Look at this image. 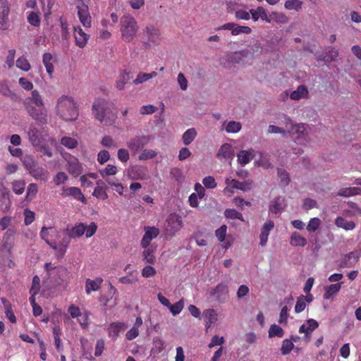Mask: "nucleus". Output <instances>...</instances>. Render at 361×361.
<instances>
[{
    "label": "nucleus",
    "mask_w": 361,
    "mask_h": 361,
    "mask_svg": "<svg viewBox=\"0 0 361 361\" xmlns=\"http://www.w3.org/2000/svg\"><path fill=\"white\" fill-rule=\"evenodd\" d=\"M129 80L130 73L126 70L122 71L116 80V87L119 90H123Z\"/></svg>",
    "instance_id": "2f4dec72"
},
{
    "label": "nucleus",
    "mask_w": 361,
    "mask_h": 361,
    "mask_svg": "<svg viewBox=\"0 0 361 361\" xmlns=\"http://www.w3.org/2000/svg\"><path fill=\"white\" fill-rule=\"evenodd\" d=\"M197 133L195 128L188 129L182 136V140L185 145H189L197 137Z\"/></svg>",
    "instance_id": "c9c22d12"
},
{
    "label": "nucleus",
    "mask_w": 361,
    "mask_h": 361,
    "mask_svg": "<svg viewBox=\"0 0 361 361\" xmlns=\"http://www.w3.org/2000/svg\"><path fill=\"white\" fill-rule=\"evenodd\" d=\"M241 124L237 121H230L226 126V130L228 133H235L240 130Z\"/></svg>",
    "instance_id": "13d9d810"
},
{
    "label": "nucleus",
    "mask_w": 361,
    "mask_h": 361,
    "mask_svg": "<svg viewBox=\"0 0 361 361\" xmlns=\"http://www.w3.org/2000/svg\"><path fill=\"white\" fill-rule=\"evenodd\" d=\"M63 157L67 162L66 169L71 175L78 177L82 173L83 167L78 158L68 153H65Z\"/></svg>",
    "instance_id": "0eeeda50"
},
{
    "label": "nucleus",
    "mask_w": 361,
    "mask_h": 361,
    "mask_svg": "<svg viewBox=\"0 0 361 361\" xmlns=\"http://www.w3.org/2000/svg\"><path fill=\"white\" fill-rule=\"evenodd\" d=\"M157 155V152L153 149H145L139 155V160H147L154 158Z\"/></svg>",
    "instance_id": "052dcab7"
},
{
    "label": "nucleus",
    "mask_w": 361,
    "mask_h": 361,
    "mask_svg": "<svg viewBox=\"0 0 361 361\" xmlns=\"http://www.w3.org/2000/svg\"><path fill=\"white\" fill-rule=\"evenodd\" d=\"M137 30V21L130 15H124L121 18V38L125 42H131L136 36Z\"/></svg>",
    "instance_id": "20e7f679"
},
{
    "label": "nucleus",
    "mask_w": 361,
    "mask_h": 361,
    "mask_svg": "<svg viewBox=\"0 0 361 361\" xmlns=\"http://www.w3.org/2000/svg\"><path fill=\"white\" fill-rule=\"evenodd\" d=\"M285 127L287 137H293L295 142L305 145L308 142L307 132L304 123H293L289 117L285 118Z\"/></svg>",
    "instance_id": "7ed1b4c3"
},
{
    "label": "nucleus",
    "mask_w": 361,
    "mask_h": 361,
    "mask_svg": "<svg viewBox=\"0 0 361 361\" xmlns=\"http://www.w3.org/2000/svg\"><path fill=\"white\" fill-rule=\"evenodd\" d=\"M94 118L101 123L105 121L106 116L110 113L109 102L102 98L94 100L92 107Z\"/></svg>",
    "instance_id": "423d86ee"
},
{
    "label": "nucleus",
    "mask_w": 361,
    "mask_h": 361,
    "mask_svg": "<svg viewBox=\"0 0 361 361\" xmlns=\"http://www.w3.org/2000/svg\"><path fill=\"white\" fill-rule=\"evenodd\" d=\"M59 231L54 227L43 226L40 231L41 238L50 246L54 243V238L57 236Z\"/></svg>",
    "instance_id": "6ab92c4d"
},
{
    "label": "nucleus",
    "mask_w": 361,
    "mask_h": 361,
    "mask_svg": "<svg viewBox=\"0 0 361 361\" xmlns=\"http://www.w3.org/2000/svg\"><path fill=\"white\" fill-rule=\"evenodd\" d=\"M77 8L78 16L80 23L85 27H90L92 20L88 6L82 2L80 5L77 6Z\"/></svg>",
    "instance_id": "4468645a"
},
{
    "label": "nucleus",
    "mask_w": 361,
    "mask_h": 361,
    "mask_svg": "<svg viewBox=\"0 0 361 361\" xmlns=\"http://www.w3.org/2000/svg\"><path fill=\"white\" fill-rule=\"evenodd\" d=\"M268 335H269V338H273V337L282 338L284 335V331L281 326H279L275 324H271L268 331Z\"/></svg>",
    "instance_id": "ea45409f"
},
{
    "label": "nucleus",
    "mask_w": 361,
    "mask_h": 361,
    "mask_svg": "<svg viewBox=\"0 0 361 361\" xmlns=\"http://www.w3.org/2000/svg\"><path fill=\"white\" fill-rule=\"evenodd\" d=\"M294 348V344L291 340L285 339L282 341L281 348V354L286 355L290 353Z\"/></svg>",
    "instance_id": "a18cd8bd"
},
{
    "label": "nucleus",
    "mask_w": 361,
    "mask_h": 361,
    "mask_svg": "<svg viewBox=\"0 0 361 361\" xmlns=\"http://www.w3.org/2000/svg\"><path fill=\"white\" fill-rule=\"evenodd\" d=\"M92 195L102 200H106L108 198L106 188L99 185L95 187L92 192Z\"/></svg>",
    "instance_id": "c03bdc74"
},
{
    "label": "nucleus",
    "mask_w": 361,
    "mask_h": 361,
    "mask_svg": "<svg viewBox=\"0 0 361 361\" xmlns=\"http://www.w3.org/2000/svg\"><path fill=\"white\" fill-rule=\"evenodd\" d=\"M247 52L245 51H240L234 52L230 57V61L233 63H239L242 61L243 58L246 57Z\"/></svg>",
    "instance_id": "680f3d73"
},
{
    "label": "nucleus",
    "mask_w": 361,
    "mask_h": 361,
    "mask_svg": "<svg viewBox=\"0 0 361 361\" xmlns=\"http://www.w3.org/2000/svg\"><path fill=\"white\" fill-rule=\"evenodd\" d=\"M183 223L180 216L171 214L164 224V234L166 238H172L182 228Z\"/></svg>",
    "instance_id": "39448f33"
},
{
    "label": "nucleus",
    "mask_w": 361,
    "mask_h": 361,
    "mask_svg": "<svg viewBox=\"0 0 361 361\" xmlns=\"http://www.w3.org/2000/svg\"><path fill=\"white\" fill-rule=\"evenodd\" d=\"M284 6L286 9L299 11L302 8V2L300 0H288Z\"/></svg>",
    "instance_id": "8fccbe9b"
},
{
    "label": "nucleus",
    "mask_w": 361,
    "mask_h": 361,
    "mask_svg": "<svg viewBox=\"0 0 361 361\" xmlns=\"http://www.w3.org/2000/svg\"><path fill=\"white\" fill-rule=\"evenodd\" d=\"M101 144L102 146L107 147V148L117 147V145H116V142L114 140V139L110 135L104 136L101 140Z\"/></svg>",
    "instance_id": "0e129e2a"
},
{
    "label": "nucleus",
    "mask_w": 361,
    "mask_h": 361,
    "mask_svg": "<svg viewBox=\"0 0 361 361\" xmlns=\"http://www.w3.org/2000/svg\"><path fill=\"white\" fill-rule=\"evenodd\" d=\"M143 35L147 39L149 43L153 45H158L161 42V32L153 25H149L145 27Z\"/></svg>",
    "instance_id": "1a4fd4ad"
},
{
    "label": "nucleus",
    "mask_w": 361,
    "mask_h": 361,
    "mask_svg": "<svg viewBox=\"0 0 361 361\" xmlns=\"http://www.w3.org/2000/svg\"><path fill=\"white\" fill-rule=\"evenodd\" d=\"M225 183L228 186H231L232 188L238 189L243 191H247L252 189L253 181L252 180H247L243 182H240L235 179L226 178Z\"/></svg>",
    "instance_id": "2eb2a0df"
},
{
    "label": "nucleus",
    "mask_w": 361,
    "mask_h": 361,
    "mask_svg": "<svg viewBox=\"0 0 361 361\" xmlns=\"http://www.w3.org/2000/svg\"><path fill=\"white\" fill-rule=\"evenodd\" d=\"M341 288V283H337L334 284H331L328 286L326 289V291L324 294V298L325 300H329L332 298V296L336 294Z\"/></svg>",
    "instance_id": "58836bf2"
},
{
    "label": "nucleus",
    "mask_w": 361,
    "mask_h": 361,
    "mask_svg": "<svg viewBox=\"0 0 361 361\" xmlns=\"http://www.w3.org/2000/svg\"><path fill=\"white\" fill-rule=\"evenodd\" d=\"M255 150L252 148L247 150H240L237 154V161L242 166L249 164L255 157Z\"/></svg>",
    "instance_id": "aec40b11"
},
{
    "label": "nucleus",
    "mask_w": 361,
    "mask_h": 361,
    "mask_svg": "<svg viewBox=\"0 0 361 361\" xmlns=\"http://www.w3.org/2000/svg\"><path fill=\"white\" fill-rule=\"evenodd\" d=\"M42 11L45 16L51 14V10L55 3V0H41Z\"/></svg>",
    "instance_id": "6e6d98bb"
},
{
    "label": "nucleus",
    "mask_w": 361,
    "mask_h": 361,
    "mask_svg": "<svg viewBox=\"0 0 361 361\" xmlns=\"http://www.w3.org/2000/svg\"><path fill=\"white\" fill-rule=\"evenodd\" d=\"M348 205L351 209V210L349 211V215L350 216L361 215V207H358L355 202H348Z\"/></svg>",
    "instance_id": "774afa93"
},
{
    "label": "nucleus",
    "mask_w": 361,
    "mask_h": 361,
    "mask_svg": "<svg viewBox=\"0 0 361 361\" xmlns=\"http://www.w3.org/2000/svg\"><path fill=\"white\" fill-rule=\"evenodd\" d=\"M252 32V29L248 26L239 25L235 23V27L232 29V35L236 36L240 34L249 35Z\"/></svg>",
    "instance_id": "37998d69"
},
{
    "label": "nucleus",
    "mask_w": 361,
    "mask_h": 361,
    "mask_svg": "<svg viewBox=\"0 0 361 361\" xmlns=\"http://www.w3.org/2000/svg\"><path fill=\"white\" fill-rule=\"evenodd\" d=\"M234 150L231 145L228 143H224L219 148L216 157L220 159L232 160L234 157Z\"/></svg>",
    "instance_id": "a211bd4d"
},
{
    "label": "nucleus",
    "mask_w": 361,
    "mask_h": 361,
    "mask_svg": "<svg viewBox=\"0 0 361 361\" xmlns=\"http://www.w3.org/2000/svg\"><path fill=\"white\" fill-rule=\"evenodd\" d=\"M61 195L63 197L71 196L74 199L79 200L82 203H86L87 202V200L81 190L77 187H63L61 188Z\"/></svg>",
    "instance_id": "ddd939ff"
},
{
    "label": "nucleus",
    "mask_w": 361,
    "mask_h": 361,
    "mask_svg": "<svg viewBox=\"0 0 361 361\" xmlns=\"http://www.w3.org/2000/svg\"><path fill=\"white\" fill-rule=\"evenodd\" d=\"M278 176L280 180L281 184L284 186H286L289 184L290 179L289 176V173L283 169H278Z\"/></svg>",
    "instance_id": "3c124183"
},
{
    "label": "nucleus",
    "mask_w": 361,
    "mask_h": 361,
    "mask_svg": "<svg viewBox=\"0 0 361 361\" xmlns=\"http://www.w3.org/2000/svg\"><path fill=\"white\" fill-rule=\"evenodd\" d=\"M308 94L307 88L305 85H300L298 87L296 90L291 92L290 97L293 100H299L301 98H307Z\"/></svg>",
    "instance_id": "72a5a7b5"
},
{
    "label": "nucleus",
    "mask_w": 361,
    "mask_h": 361,
    "mask_svg": "<svg viewBox=\"0 0 361 361\" xmlns=\"http://www.w3.org/2000/svg\"><path fill=\"white\" fill-rule=\"evenodd\" d=\"M319 323L314 319H309L305 324L301 325L299 328V333L305 334V337L310 339L311 334L313 331L317 329Z\"/></svg>",
    "instance_id": "412c9836"
},
{
    "label": "nucleus",
    "mask_w": 361,
    "mask_h": 361,
    "mask_svg": "<svg viewBox=\"0 0 361 361\" xmlns=\"http://www.w3.org/2000/svg\"><path fill=\"white\" fill-rule=\"evenodd\" d=\"M61 144L68 149H74L77 147L78 140L73 137L65 136L61 139Z\"/></svg>",
    "instance_id": "79ce46f5"
},
{
    "label": "nucleus",
    "mask_w": 361,
    "mask_h": 361,
    "mask_svg": "<svg viewBox=\"0 0 361 361\" xmlns=\"http://www.w3.org/2000/svg\"><path fill=\"white\" fill-rule=\"evenodd\" d=\"M28 23L35 27L39 26L40 18L39 15L35 12H31L27 16Z\"/></svg>",
    "instance_id": "338daca9"
},
{
    "label": "nucleus",
    "mask_w": 361,
    "mask_h": 361,
    "mask_svg": "<svg viewBox=\"0 0 361 361\" xmlns=\"http://www.w3.org/2000/svg\"><path fill=\"white\" fill-rule=\"evenodd\" d=\"M66 233L71 237V238H80L85 232V226L82 223L76 224L71 229L67 228Z\"/></svg>",
    "instance_id": "cd10ccee"
},
{
    "label": "nucleus",
    "mask_w": 361,
    "mask_h": 361,
    "mask_svg": "<svg viewBox=\"0 0 361 361\" xmlns=\"http://www.w3.org/2000/svg\"><path fill=\"white\" fill-rule=\"evenodd\" d=\"M338 56V51L334 48H330L328 52L324 54L317 56L318 61H324L325 63H330L336 60Z\"/></svg>",
    "instance_id": "7c9ffc66"
},
{
    "label": "nucleus",
    "mask_w": 361,
    "mask_h": 361,
    "mask_svg": "<svg viewBox=\"0 0 361 361\" xmlns=\"http://www.w3.org/2000/svg\"><path fill=\"white\" fill-rule=\"evenodd\" d=\"M145 234L141 240L140 245L142 248L146 249L149 247L151 241L155 239L159 235V229L155 226H145Z\"/></svg>",
    "instance_id": "f8f14e48"
},
{
    "label": "nucleus",
    "mask_w": 361,
    "mask_h": 361,
    "mask_svg": "<svg viewBox=\"0 0 361 361\" xmlns=\"http://www.w3.org/2000/svg\"><path fill=\"white\" fill-rule=\"evenodd\" d=\"M16 66L23 71H28L30 69V64L24 56H22L17 59Z\"/></svg>",
    "instance_id": "09e8293b"
},
{
    "label": "nucleus",
    "mask_w": 361,
    "mask_h": 361,
    "mask_svg": "<svg viewBox=\"0 0 361 361\" xmlns=\"http://www.w3.org/2000/svg\"><path fill=\"white\" fill-rule=\"evenodd\" d=\"M24 216H25L24 224H25V225L28 226V225L31 224L35 221V214L32 211H31L28 209H25L24 210Z\"/></svg>",
    "instance_id": "69168bd1"
},
{
    "label": "nucleus",
    "mask_w": 361,
    "mask_h": 361,
    "mask_svg": "<svg viewBox=\"0 0 361 361\" xmlns=\"http://www.w3.org/2000/svg\"><path fill=\"white\" fill-rule=\"evenodd\" d=\"M257 164L259 166L263 167L265 169H268L272 167L268 156L264 154L263 153H260V157L257 161Z\"/></svg>",
    "instance_id": "603ef678"
},
{
    "label": "nucleus",
    "mask_w": 361,
    "mask_h": 361,
    "mask_svg": "<svg viewBox=\"0 0 361 361\" xmlns=\"http://www.w3.org/2000/svg\"><path fill=\"white\" fill-rule=\"evenodd\" d=\"M53 335L54 339V345L59 353H62L63 346L61 339V331L59 326H54L53 328Z\"/></svg>",
    "instance_id": "f704fd0d"
},
{
    "label": "nucleus",
    "mask_w": 361,
    "mask_h": 361,
    "mask_svg": "<svg viewBox=\"0 0 361 361\" xmlns=\"http://www.w3.org/2000/svg\"><path fill=\"white\" fill-rule=\"evenodd\" d=\"M56 112L57 116L64 121H75L79 114L73 97L66 95H62L58 99Z\"/></svg>",
    "instance_id": "f03ea898"
},
{
    "label": "nucleus",
    "mask_w": 361,
    "mask_h": 361,
    "mask_svg": "<svg viewBox=\"0 0 361 361\" xmlns=\"http://www.w3.org/2000/svg\"><path fill=\"white\" fill-rule=\"evenodd\" d=\"M10 8L7 0H0V30H6L9 28Z\"/></svg>",
    "instance_id": "9b49d317"
},
{
    "label": "nucleus",
    "mask_w": 361,
    "mask_h": 361,
    "mask_svg": "<svg viewBox=\"0 0 361 361\" xmlns=\"http://www.w3.org/2000/svg\"><path fill=\"white\" fill-rule=\"evenodd\" d=\"M71 237L66 233V235L63 237L58 243L54 241L53 243L50 244V247L56 251L57 258L61 259L64 257L67 248L71 243Z\"/></svg>",
    "instance_id": "9d476101"
},
{
    "label": "nucleus",
    "mask_w": 361,
    "mask_h": 361,
    "mask_svg": "<svg viewBox=\"0 0 361 361\" xmlns=\"http://www.w3.org/2000/svg\"><path fill=\"white\" fill-rule=\"evenodd\" d=\"M205 326L209 329L218 319L216 312L214 309H208L204 312Z\"/></svg>",
    "instance_id": "473e14b6"
},
{
    "label": "nucleus",
    "mask_w": 361,
    "mask_h": 361,
    "mask_svg": "<svg viewBox=\"0 0 361 361\" xmlns=\"http://www.w3.org/2000/svg\"><path fill=\"white\" fill-rule=\"evenodd\" d=\"M321 225V220L317 217H314L310 219L307 226V230L310 232L316 231Z\"/></svg>",
    "instance_id": "864d4df0"
},
{
    "label": "nucleus",
    "mask_w": 361,
    "mask_h": 361,
    "mask_svg": "<svg viewBox=\"0 0 361 361\" xmlns=\"http://www.w3.org/2000/svg\"><path fill=\"white\" fill-rule=\"evenodd\" d=\"M227 286L225 284L219 283L210 293L211 295L219 298L221 295L226 292Z\"/></svg>",
    "instance_id": "bf43d9fd"
},
{
    "label": "nucleus",
    "mask_w": 361,
    "mask_h": 361,
    "mask_svg": "<svg viewBox=\"0 0 361 361\" xmlns=\"http://www.w3.org/2000/svg\"><path fill=\"white\" fill-rule=\"evenodd\" d=\"M360 255L357 251L350 252L345 255L341 264V267L347 268L352 267L358 261Z\"/></svg>",
    "instance_id": "a878e982"
},
{
    "label": "nucleus",
    "mask_w": 361,
    "mask_h": 361,
    "mask_svg": "<svg viewBox=\"0 0 361 361\" xmlns=\"http://www.w3.org/2000/svg\"><path fill=\"white\" fill-rule=\"evenodd\" d=\"M152 348L151 349V354L158 355L162 352L164 348V342L159 337H155L153 339Z\"/></svg>",
    "instance_id": "4c0bfd02"
},
{
    "label": "nucleus",
    "mask_w": 361,
    "mask_h": 361,
    "mask_svg": "<svg viewBox=\"0 0 361 361\" xmlns=\"http://www.w3.org/2000/svg\"><path fill=\"white\" fill-rule=\"evenodd\" d=\"M68 180V176L63 171L58 172L56 176L54 177V183L56 185H60L63 184Z\"/></svg>",
    "instance_id": "4d7b16f0"
},
{
    "label": "nucleus",
    "mask_w": 361,
    "mask_h": 361,
    "mask_svg": "<svg viewBox=\"0 0 361 361\" xmlns=\"http://www.w3.org/2000/svg\"><path fill=\"white\" fill-rule=\"evenodd\" d=\"M23 105L29 116L34 120L41 124L47 123V115L44 102L37 90L32 91L31 97H27L23 102Z\"/></svg>",
    "instance_id": "f257e3e1"
},
{
    "label": "nucleus",
    "mask_w": 361,
    "mask_h": 361,
    "mask_svg": "<svg viewBox=\"0 0 361 361\" xmlns=\"http://www.w3.org/2000/svg\"><path fill=\"white\" fill-rule=\"evenodd\" d=\"M143 260L145 261L146 263L153 264L156 262V258L153 255V250L149 247L145 249L142 252Z\"/></svg>",
    "instance_id": "de8ad7c7"
},
{
    "label": "nucleus",
    "mask_w": 361,
    "mask_h": 361,
    "mask_svg": "<svg viewBox=\"0 0 361 361\" xmlns=\"http://www.w3.org/2000/svg\"><path fill=\"white\" fill-rule=\"evenodd\" d=\"M274 221L271 220H269L264 224V225L262 228V230H261L260 235H259V240H260L259 245L262 247H264L266 245L267 240H268V237H269V233L274 228Z\"/></svg>",
    "instance_id": "5701e85b"
},
{
    "label": "nucleus",
    "mask_w": 361,
    "mask_h": 361,
    "mask_svg": "<svg viewBox=\"0 0 361 361\" xmlns=\"http://www.w3.org/2000/svg\"><path fill=\"white\" fill-rule=\"evenodd\" d=\"M183 307H184V301H183V299H180L179 301H178L177 302H176L173 305L170 304V305L169 306L168 308L169 309L171 314L173 316H176V315L178 314L183 310Z\"/></svg>",
    "instance_id": "49530a36"
},
{
    "label": "nucleus",
    "mask_w": 361,
    "mask_h": 361,
    "mask_svg": "<svg viewBox=\"0 0 361 361\" xmlns=\"http://www.w3.org/2000/svg\"><path fill=\"white\" fill-rule=\"evenodd\" d=\"M25 182L23 180H15L12 183L13 191L17 195H21L25 190Z\"/></svg>",
    "instance_id": "5fc2aeb1"
},
{
    "label": "nucleus",
    "mask_w": 361,
    "mask_h": 361,
    "mask_svg": "<svg viewBox=\"0 0 361 361\" xmlns=\"http://www.w3.org/2000/svg\"><path fill=\"white\" fill-rule=\"evenodd\" d=\"M335 225L337 227L341 228L345 231H352L356 226V224L353 221H347L342 216H338L335 219Z\"/></svg>",
    "instance_id": "c756f323"
},
{
    "label": "nucleus",
    "mask_w": 361,
    "mask_h": 361,
    "mask_svg": "<svg viewBox=\"0 0 361 361\" xmlns=\"http://www.w3.org/2000/svg\"><path fill=\"white\" fill-rule=\"evenodd\" d=\"M74 38L75 44L80 48H84L89 40L90 35L86 34L80 27H74Z\"/></svg>",
    "instance_id": "dca6fc26"
},
{
    "label": "nucleus",
    "mask_w": 361,
    "mask_h": 361,
    "mask_svg": "<svg viewBox=\"0 0 361 361\" xmlns=\"http://www.w3.org/2000/svg\"><path fill=\"white\" fill-rule=\"evenodd\" d=\"M290 244L293 247H305L307 244V240L298 232L295 231L290 235Z\"/></svg>",
    "instance_id": "c85d7f7f"
},
{
    "label": "nucleus",
    "mask_w": 361,
    "mask_h": 361,
    "mask_svg": "<svg viewBox=\"0 0 361 361\" xmlns=\"http://www.w3.org/2000/svg\"><path fill=\"white\" fill-rule=\"evenodd\" d=\"M117 173V168L116 166L112 164H108L106 168L100 171V174L102 178H105L106 176H114Z\"/></svg>",
    "instance_id": "e2e57ef3"
},
{
    "label": "nucleus",
    "mask_w": 361,
    "mask_h": 361,
    "mask_svg": "<svg viewBox=\"0 0 361 361\" xmlns=\"http://www.w3.org/2000/svg\"><path fill=\"white\" fill-rule=\"evenodd\" d=\"M126 328V326L123 322H113L109 324L108 328V333L110 337L114 338H116L119 334L124 331Z\"/></svg>",
    "instance_id": "bb28decb"
},
{
    "label": "nucleus",
    "mask_w": 361,
    "mask_h": 361,
    "mask_svg": "<svg viewBox=\"0 0 361 361\" xmlns=\"http://www.w3.org/2000/svg\"><path fill=\"white\" fill-rule=\"evenodd\" d=\"M150 136L137 135L130 138L126 143L127 147L134 154L143 149V148L149 142Z\"/></svg>",
    "instance_id": "6e6552de"
},
{
    "label": "nucleus",
    "mask_w": 361,
    "mask_h": 361,
    "mask_svg": "<svg viewBox=\"0 0 361 361\" xmlns=\"http://www.w3.org/2000/svg\"><path fill=\"white\" fill-rule=\"evenodd\" d=\"M53 56L50 53H45L42 56V63L46 68L47 73L51 76L54 68L52 64Z\"/></svg>",
    "instance_id": "e433bc0d"
},
{
    "label": "nucleus",
    "mask_w": 361,
    "mask_h": 361,
    "mask_svg": "<svg viewBox=\"0 0 361 361\" xmlns=\"http://www.w3.org/2000/svg\"><path fill=\"white\" fill-rule=\"evenodd\" d=\"M30 176H32L35 180L41 181H47L49 179V173L42 166L37 164L31 169L29 171Z\"/></svg>",
    "instance_id": "f3484780"
},
{
    "label": "nucleus",
    "mask_w": 361,
    "mask_h": 361,
    "mask_svg": "<svg viewBox=\"0 0 361 361\" xmlns=\"http://www.w3.org/2000/svg\"><path fill=\"white\" fill-rule=\"evenodd\" d=\"M103 281V279L101 277H97L94 280L87 279L85 281L86 293L90 295L92 291L99 290L101 288Z\"/></svg>",
    "instance_id": "393cba45"
},
{
    "label": "nucleus",
    "mask_w": 361,
    "mask_h": 361,
    "mask_svg": "<svg viewBox=\"0 0 361 361\" xmlns=\"http://www.w3.org/2000/svg\"><path fill=\"white\" fill-rule=\"evenodd\" d=\"M27 136L30 142L35 147L42 143V135L39 130L33 125H31L27 131Z\"/></svg>",
    "instance_id": "b1692460"
},
{
    "label": "nucleus",
    "mask_w": 361,
    "mask_h": 361,
    "mask_svg": "<svg viewBox=\"0 0 361 361\" xmlns=\"http://www.w3.org/2000/svg\"><path fill=\"white\" fill-rule=\"evenodd\" d=\"M224 216L226 218L230 219H239L241 221H245L243 214L235 209H226L224 212Z\"/></svg>",
    "instance_id": "a19ab883"
},
{
    "label": "nucleus",
    "mask_w": 361,
    "mask_h": 361,
    "mask_svg": "<svg viewBox=\"0 0 361 361\" xmlns=\"http://www.w3.org/2000/svg\"><path fill=\"white\" fill-rule=\"evenodd\" d=\"M227 226L222 225L216 231V236L220 242H224V247L228 249L230 247L233 243L232 236H228L226 238Z\"/></svg>",
    "instance_id": "4be33fe9"
}]
</instances>
